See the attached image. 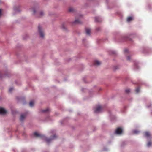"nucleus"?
<instances>
[{"label":"nucleus","mask_w":152,"mask_h":152,"mask_svg":"<svg viewBox=\"0 0 152 152\" xmlns=\"http://www.w3.org/2000/svg\"><path fill=\"white\" fill-rule=\"evenodd\" d=\"M34 102L33 101H31L29 103V105L31 107H32L34 105Z\"/></svg>","instance_id":"f8f14e48"},{"label":"nucleus","mask_w":152,"mask_h":152,"mask_svg":"<svg viewBox=\"0 0 152 152\" xmlns=\"http://www.w3.org/2000/svg\"><path fill=\"white\" fill-rule=\"evenodd\" d=\"M49 108H47L45 110H42V112L43 113H47L49 111Z\"/></svg>","instance_id":"4468645a"},{"label":"nucleus","mask_w":152,"mask_h":152,"mask_svg":"<svg viewBox=\"0 0 152 152\" xmlns=\"http://www.w3.org/2000/svg\"><path fill=\"white\" fill-rule=\"evenodd\" d=\"M75 23L77 24H80L81 23L79 19H76L75 21Z\"/></svg>","instance_id":"ddd939ff"},{"label":"nucleus","mask_w":152,"mask_h":152,"mask_svg":"<svg viewBox=\"0 0 152 152\" xmlns=\"http://www.w3.org/2000/svg\"><path fill=\"white\" fill-rule=\"evenodd\" d=\"M95 20L97 22H100L101 20L99 17H96L95 18Z\"/></svg>","instance_id":"9b49d317"},{"label":"nucleus","mask_w":152,"mask_h":152,"mask_svg":"<svg viewBox=\"0 0 152 152\" xmlns=\"http://www.w3.org/2000/svg\"><path fill=\"white\" fill-rule=\"evenodd\" d=\"M13 90V88H10L9 89V92H11Z\"/></svg>","instance_id":"aec40b11"},{"label":"nucleus","mask_w":152,"mask_h":152,"mask_svg":"<svg viewBox=\"0 0 152 152\" xmlns=\"http://www.w3.org/2000/svg\"><path fill=\"white\" fill-rule=\"evenodd\" d=\"M27 114V113H26L24 114H21L20 118V120L21 121H23L26 116Z\"/></svg>","instance_id":"39448f33"},{"label":"nucleus","mask_w":152,"mask_h":152,"mask_svg":"<svg viewBox=\"0 0 152 152\" xmlns=\"http://www.w3.org/2000/svg\"><path fill=\"white\" fill-rule=\"evenodd\" d=\"M124 51L125 53L128 52V50L127 49H125L124 50Z\"/></svg>","instance_id":"4be33fe9"},{"label":"nucleus","mask_w":152,"mask_h":152,"mask_svg":"<svg viewBox=\"0 0 152 152\" xmlns=\"http://www.w3.org/2000/svg\"><path fill=\"white\" fill-rule=\"evenodd\" d=\"M130 59V57L129 56H128L127 57V60H129Z\"/></svg>","instance_id":"5701e85b"},{"label":"nucleus","mask_w":152,"mask_h":152,"mask_svg":"<svg viewBox=\"0 0 152 152\" xmlns=\"http://www.w3.org/2000/svg\"><path fill=\"white\" fill-rule=\"evenodd\" d=\"M101 64V62L98 60H95L94 62V64L95 65L98 66L100 65Z\"/></svg>","instance_id":"6e6552de"},{"label":"nucleus","mask_w":152,"mask_h":152,"mask_svg":"<svg viewBox=\"0 0 152 152\" xmlns=\"http://www.w3.org/2000/svg\"><path fill=\"white\" fill-rule=\"evenodd\" d=\"M133 132L134 133L137 134L139 133V131L137 130H134L133 131Z\"/></svg>","instance_id":"2eb2a0df"},{"label":"nucleus","mask_w":152,"mask_h":152,"mask_svg":"<svg viewBox=\"0 0 152 152\" xmlns=\"http://www.w3.org/2000/svg\"><path fill=\"white\" fill-rule=\"evenodd\" d=\"M40 16H41L43 15V12L42 11L40 12Z\"/></svg>","instance_id":"6ab92c4d"},{"label":"nucleus","mask_w":152,"mask_h":152,"mask_svg":"<svg viewBox=\"0 0 152 152\" xmlns=\"http://www.w3.org/2000/svg\"><path fill=\"white\" fill-rule=\"evenodd\" d=\"M130 90L129 89H126L125 90V92H126L127 93H128L130 92Z\"/></svg>","instance_id":"412c9836"},{"label":"nucleus","mask_w":152,"mask_h":152,"mask_svg":"<svg viewBox=\"0 0 152 152\" xmlns=\"http://www.w3.org/2000/svg\"><path fill=\"white\" fill-rule=\"evenodd\" d=\"M6 111L4 108H0V114H4L6 113Z\"/></svg>","instance_id":"423d86ee"},{"label":"nucleus","mask_w":152,"mask_h":152,"mask_svg":"<svg viewBox=\"0 0 152 152\" xmlns=\"http://www.w3.org/2000/svg\"><path fill=\"white\" fill-rule=\"evenodd\" d=\"M145 136L147 137H148L150 136V134L149 132H145Z\"/></svg>","instance_id":"1a4fd4ad"},{"label":"nucleus","mask_w":152,"mask_h":152,"mask_svg":"<svg viewBox=\"0 0 152 152\" xmlns=\"http://www.w3.org/2000/svg\"><path fill=\"white\" fill-rule=\"evenodd\" d=\"M63 28L64 29L65 28V27L63 26Z\"/></svg>","instance_id":"393cba45"},{"label":"nucleus","mask_w":152,"mask_h":152,"mask_svg":"<svg viewBox=\"0 0 152 152\" xmlns=\"http://www.w3.org/2000/svg\"><path fill=\"white\" fill-rule=\"evenodd\" d=\"M74 10V9L73 8H69V11L70 12H72Z\"/></svg>","instance_id":"a211bd4d"},{"label":"nucleus","mask_w":152,"mask_h":152,"mask_svg":"<svg viewBox=\"0 0 152 152\" xmlns=\"http://www.w3.org/2000/svg\"><path fill=\"white\" fill-rule=\"evenodd\" d=\"M38 30L40 36L41 37L43 38L44 37V34L42 30V28L40 26H38Z\"/></svg>","instance_id":"f03ea898"},{"label":"nucleus","mask_w":152,"mask_h":152,"mask_svg":"<svg viewBox=\"0 0 152 152\" xmlns=\"http://www.w3.org/2000/svg\"><path fill=\"white\" fill-rule=\"evenodd\" d=\"M34 135L36 137H39L40 138L45 140L46 142L48 143L50 142L52 140L55 139L56 137V135H54L51 138H48L44 135L41 134H39L37 132H34Z\"/></svg>","instance_id":"f257e3e1"},{"label":"nucleus","mask_w":152,"mask_h":152,"mask_svg":"<svg viewBox=\"0 0 152 152\" xmlns=\"http://www.w3.org/2000/svg\"><path fill=\"white\" fill-rule=\"evenodd\" d=\"M91 30L89 28H86V34H88L90 35L91 32Z\"/></svg>","instance_id":"0eeeda50"},{"label":"nucleus","mask_w":152,"mask_h":152,"mask_svg":"<svg viewBox=\"0 0 152 152\" xmlns=\"http://www.w3.org/2000/svg\"><path fill=\"white\" fill-rule=\"evenodd\" d=\"M151 144V142H149L147 144V145L148 147L150 146Z\"/></svg>","instance_id":"dca6fc26"},{"label":"nucleus","mask_w":152,"mask_h":152,"mask_svg":"<svg viewBox=\"0 0 152 152\" xmlns=\"http://www.w3.org/2000/svg\"><path fill=\"white\" fill-rule=\"evenodd\" d=\"M122 132V129L121 128L118 127L117 129L115 131V134H121Z\"/></svg>","instance_id":"20e7f679"},{"label":"nucleus","mask_w":152,"mask_h":152,"mask_svg":"<svg viewBox=\"0 0 152 152\" xmlns=\"http://www.w3.org/2000/svg\"><path fill=\"white\" fill-rule=\"evenodd\" d=\"M102 109V107L100 106H98L96 108L94 111L95 113H98L101 111Z\"/></svg>","instance_id":"7ed1b4c3"},{"label":"nucleus","mask_w":152,"mask_h":152,"mask_svg":"<svg viewBox=\"0 0 152 152\" xmlns=\"http://www.w3.org/2000/svg\"><path fill=\"white\" fill-rule=\"evenodd\" d=\"M133 19V18L132 17H129L127 18V21L128 22H130Z\"/></svg>","instance_id":"9d476101"},{"label":"nucleus","mask_w":152,"mask_h":152,"mask_svg":"<svg viewBox=\"0 0 152 152\" xmlns=\"http://www.w3.org/2000/svg\"><path fill=\"white\" fill-rule=\"evenodd\" d=\"M33 11L34 13L35 12V10L34 9L33 10Z\"/></svg>","instance_id":"b1692460"},{"label":"nucleus","mask_w":152,"mask_h":152,"mask_svg":"<svg viewBox=\"0 0 152 152\" xmlns=\"http://www.w3.org/2000/svg\"><path fill=\"white\" fill-rule=\"evenodd\" d=\"M140 91V88H137V89H136V92L137 93H138Z\"/></svg>","instance_id":"f3484780"}]
</instances>
